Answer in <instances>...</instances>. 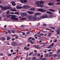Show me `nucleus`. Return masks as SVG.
I'll list each match as a JSON object with an SVG mask.
<instances>
[{
  "label": "nucleus",
  "instance_id": "obj_10",
  "mask_svg": "<svg viewBox=\"0 0 60 60\" xmlns=\"http://www.w3.org/2000/svg\"><path fill=\"white\" fill-rule=\"evenodd\" d=\"M23 8L21 6H17L16 7V8L17 9H22Z\"/></svg>",
  "mask_w": 60,
  "mask_h": 60
},
{
  "label": "nucleus",
  "instance_id": "obj_1",
  "mask_svg": "<svg viewBox=\"0 0 60 60\" xmlns=\"http://www.w3.org/2000/svg\"><path fill=\"white\" fill-rule=\"evenodd\" d=\"M16 15H11L10 18L12 20H14L15 21L19 22V19L17 18H15Z\"/></svg>",
  "mask_w": 60,
  "mask_h": 60
},
{
  "label": "nucleus",
  "instance_id": "obj_19",
  "mask_svg": "<svg viewBox=\"0 0 60 60\" xmlns=\"http://www.w3.org/2000/svg\"><path fill=\"white\" fill-rule=\"evenodd\" d=\"M53 17H54V15H51L49 16V17L50 18H53Z\"/></svg>",
  "mask_w": 60,
  "mask_h": 60
},
{
  "label": "nucleus",
  "instance_id": "obj_16",
  "mask_svg": "<svg viewBox=\"0 0 60 60\" xmlns=\"http://www.w3.org/2000/svg\"><path fill=\"white\" fill-rule=\"evenodd\" d=\"M27 12L28 13H29V14H33V13H34V12H32L31 11H28Z\"/></svg>",
  "mask_w": 60,
  "mask_h": 60
},
{
  "label": "nucleus",
  "instance_id": "obj_33",
  "mask_svg": "<svg viewBox=\"0 0 60 60\" xmlns=\"http://www.w3.org/2000/svg\"><path fill=\"white\" fill-rule=\"evenodd\" d=\"M46 30H49V31L51 30V29H46Z\"/></svg>",
  "mask_w": 60,
  "mask_h": 60
},
{
  "label": "nucleus",
  "instance_id": "obj_25",
  "mask_svg": "<svg viewBox=\"0 0 60 60\" xmlns=\"http://www.w3.org/2000/svg\"><path fill=\"white\" fill-rule=\"evenodd\" d=\"M34 54V52H32L30 53L29 54V56H31L32 54Z\"/></svg>",
  "mask_w": 60,
  "mask_h": 60
},
{
  "label": "nucleus",
  "instance_id": "obj_64",
  "mask_svg": "<svg viewBox=\"0 0 60 60\" xmlns=\"http://www.w3.org/2000/svg\"><path fill=\"white\" fill-rule=\"evenodd\" d=\"M40 54H39L38 55V56H40Z\"/></svg>",
  "mask_w": 60,
  "mask_h": 60
},
{
  "label": "nucleus",
  "instance_id": "obj_30",
  "mask_svg": "<svg viewBox=\"0 0 60 60\" xmlns=\"http://www.w3.org/2000/svg\"><path fill=\"white\" fill-rule=\"evenodd\" d=\"M7 40H10V37H7Z\"/></svg>",
  "mask_w": 60,
  "mask_h": 60
},
{
  "label": "nucleus",
  "instance_id": "obj_46",
  "mask_svg": "<svg viewBox=\"0 0 60 60\" xmlns=\"http://www.w3.org/2000/svg\"><path fill=\"white\" fill-rule=\"evenodd\" d=\"M3 40H5V39H6V38H3Z\"/></svg>",
  "mask_w": 60,
  "mask_h": 60
},
{
  "label": "nucleus",
  "instance_id": "obj_27",
  "mask_svg": "<svg viewBox=\"0 0 60 60\" xmlns=\"http://www.w3.org/2000/svg\"><path fill=\"white\" fill-rule=\"evenodd\" d=\"M11 9V7H9L8 8L7 7V9Z\"/></svg>",
  "mask_w": 60,
  "mask_h": 60
},
{
  "label": "nucleus",
  "instance_id": "obj_5",
  "mask_svg": "<svg viewBox=\"0 0 60 60\" xmlns=\"http://www.w3.org/2000/svg\"><path fill=\"white\" fill-rule=\"evenodd\" d=\"M28 19L31 21H33V16L31 15H29L28 17Z\"/></svg>",
  "mask_w": 60,
  "mask_h": 60
},
{
  "label": "nucleus",
  "instance_id": "obj_7",
  "mask_svg": "<svg viewBox=\"0 0 60 60\" xmlns=\"http://www.w3.org/2000/svg\"><path fill=\"white\" fill-rule=\"evenodd\" d=\"M26 15H27V13H22L21 14V16L22 17H23V16H26Z\"/></svg>",
  "mask_w": 60,
  "mask_h": 60
},
{
  "label": "nucleus",
  "instance_id": "obj_9",
  "mask_svg": "<svg viewBox=\"0 0 60 60\" xmlns=\"http://www.w3.org/2000/svg\"><path fill=\"white\" fill-rule=\"evenodd\" d=\"M48 16H47V15L42 16V17L43 18V19H45L46 18H48Z\"/></svg>",
  "mask_w": 60,
  "mask_h": 60
},
{
  "label": "nucleus",
  "instance_id": "obj_40",
  "mask_svg": "<svg viewBox=\"0 0 60 60\" xmlns=\"http://www.w3.org/2000/svg\"><path fill=\"white\" fill-rule=\"evenodd\" d=\"M57 41V39H55L54 40V42H56V41Z\"/></svg>",
  "mask_w": 60,
  "mask_h": 60
},
{
  "label": "nucleus",
  "instance_id": "obj_29",
  "mask_svg": "<svg viewBox=\"0 0 60 60\" xmlns=\"http://www.w3.org/2000/svg\"><path fill=\"white\" fill-rule=\"evenodd\" d=\"M46 59L47 58H43L42 59V60H46Z\"/></svg>",
  "mask_w": 60,
  "mask_h": 60
},
{
  "label": "nucleus",
  "instance_id": "obj_36",
  "mask_svg": "<svg viewBox=\"0 0 60 60\" xmlns=\"http://www.w3.org/2000/svg\"><path fill=\"white\" fill-rule=\"evenodd\" d=\"M32 37H29V38L28 39L29 40H31V39H32Z\"/></svg>",
  "mask_w": 60,
  "mask_h": 60
},
{
  "label": "nucleus",
  "instance_id": "obj_2",
  "mask_svg": "<svg viewBox=\"0 0 60 60\" xmlns=\"http://www.w3.org/2000/svg\"><path fill=\"white\" fill-rule=\"evenodd\" d=\"M39 20V17H37L36 15H33V21H38Z\"/></svg>",
  "mask_w": 60,
  "mask_h": 60
},
{
  "label": "nucleus",
  "instance_id": "obj_17",
  "mask_svg": "<svg viewBox=\"0 0 60 60\" xmlns=\"http://www.w3.org/2000/svg\"><path fill=\"white\" fill-rule=\"evenodd\" d=\"M10 11H17V10L16 9H10Z\"/></svg>",
  "mask_w": 60,
  "mask_h": 60
},
{
  "label": "nucleus",
  "instance_id": "obj_59",
  "mask_svg": "<svg viewBox=\"0 0 60 60\" xmlns=\"http://www.w3.org/2000/svg\"><path fill=\"white\" fill-rule=\"evenodd\" d=\"M13 50L12 49L11 50V52H13Z\"/></svg>",
  "mask_w": 60,
  "mask_h": 60
},
{
  "label": "nucleus",
  "instance_id": "obj_50",
  "mask_svg": "<svg viewBox=\"0 0 60 60\" xmlns=\"http://www.w3.org/2000/svg\"><path fill=\"white\" fill-rule=\"evenodd\" d=\"M34 52H37V50H35L34 51Z\"/></svg>",
  "mask_w": 60,
  "mask_h": 60
},
{
  "label": "nucleus",
  "instance_id": "obj_22",
  "mask_svg": "<svg viewBox=\"0 0 60 60\" xmlns=\"http://www.w3.org/2000/svg\"><path fill=\"white\" fill-rule=\"evenodd\" d=\"M49 11H52V12H55V10L52 9H49Z\"/></svg>",
  "mask_w": 60,
  "mask_h": 60
},
{
  "label": "nucleus",
  "instance_id": "obj_8",
  "mask_svg": "<svg viewBox=\"0 0 60 60\" xmlns=\"http://www.w3.org/2000/svg\"><path fill=\"white\" fill-rule=\"evenodd\" d=\"M59 30V31H58ZM58 30H56V32L57 33V34H60V28H59L58 29Z\"/></svg>",
  "mask_w": 60,
  "mask_h": 60
},
{
  "label": "nucleus",
  "instance_id": "obj_14",
  "mask_svg": "<svg viewBox=\"0 0 60 60\" xmlns=\"http://www.w3.org/2000/svg\"><path fill=\"white\" fill-rule=\"evenodd\" d=\"M11 3L12 5L13 6H15V5H16V4L15 3V2H14V1H12V2Z\"/></svg>",
  "mask_w": 60,
  "mask_h": 60
},
{
  "label": "nucleus",
  "instance_id": "obj_53",
  "mask_svg": "<svg viewBox=\"0 0 60 60\" xmlns=\"http://www.w3.org/2000/svg\"><path fill=\"white\" fill-rule=\"evenodd\" d=\"M40 35H42H42H44V34H40Z\"/></svg>",
  "mask_w": 60,
  "mask_h": 60
},
{
  "label": "nucleus",
  "instance_id": "obj_34",
  "mask_svg": "<svg viewBox=\"0 0 60 60\" xmlns=\"http://www.w3.org/2000/svg\"><path fill=\"white\" fill-rule=\"evenodd\" d=\"M50 28H51V29H55V28L53 27H50Z\"/></svg>",
  "mask_w": 60,
  "mask_h": 60
},
{
  "label": "nucleus",
  "instance_id": "obj_26",
  "mask_svg": "<svg viewBox=\"0 0 60 60\" xmlns=\"http://www.w3.org/2000/svg\"><path fill=\"white\" fill-rule=\"evenodd\" d=\"M48 4H49V5H51L53 4V3H48Z\"/></svg>",
  "mask_w": 60,
  "mask_h": 60
},
{
  "label": "nucleus",
  "instance_id": "obj_21",
  "mask_svg": "<svg viewBox=\"0 0 60 60\" xmlns=\"http://www.w3.org/2000/svg\"><path fill=\"white\" fill-rule=\"evenodd\" d=\"M38 17L39 18V20H41V19H43V18L42 17V16L41 17Z\"/></svg>",
  "mask_w": 60,
  "mask_h": 60
},
{
  "label": "nucleus",
  "instance_id": "obj_57",
  "mask_svg": "<svg viewBox=\"0 0 60 60\" xmlns=\"http://www.w3.org/2000/svg\"><path fill=\"white\" fill-rule=\"evenodd\" d=\"M1 20H1V17H0V21H1Z\"/></svg>",
  "mask_w": 60,
  "mask_h": 60
},
{
  "label": "nucleus",
  "instance_id": "obj_12",
  "mask_svg": "<svg viewBox=\"0 0 60 60\" xmlns=\"http://www.w3.org/2000/svg\"><path fill=\"white\" fill-rule=\"evenodd\" d=\"M30 10L31 11H34L35 10V8H32L30 9Z\"/></svg>",
  "mask_w": 60,
  "mask_h": 60
},
{
  "label": "nucleus",
  "instance_id": "obj_4",
  "mask_svg": "<svg viewBox=\"0 0 60 60\" xmlns=\"http://www.w3.org/2000/svg\"><path fill=\"white\" fill-rule=\"evenodd\" d=\"M0 7L1 8V10H7V7H4L2 5H0Z\"/></svg>",
  "mask_w": 60,
  "mask_h": 60
},
{
  "label": "nucleus",
  "instance_id": "obj_24",
  "mask_svg": "<svg viewBox=\"0 0 60 60\" xmlns=\"http://www.w3.org/2000/svg\"><path fill=\"white\" fill-rule=\"evenodd\" d=\"M51 34L50 33H48V35H47L48 36H51Z\"/></svg>",
  "mask_w": 60,
  "mask_h": 60
},
{
  "label": "nucleus",
  "instance_id": "obj_15",
  "mask_svg": "<svg viewBox=\"0 0 60 60\" xmlns=\"http://www.w3.org/2000/svg\"><path fill=\"white\" fill-rule=\"evenodd\" d=\"M29 7L28 6H24L23 7V9H28L29 8Z\"/></svg>",
  "mask_w": 60,
  "mask_h": 60
},
{
  "label": "nucleus",
  "instance_id": "obj_60",
  "mask_svg": "<svg viewBox=\"0 0 60 60\" xmlns=\"http://www.w3.org/2000/svg\"><path fill=\"white\" fill-rule=\"evenodd\" d=\"M53 53L52 52H49V54H52Z\"/></svg>",
  "mask_w": 60,
  "mask_h": 60
},
{
  "label": "nucleus",
  "instance_id": "obj_39",
  "mask_svg": "<svg viewBox=\"0 0 60 60\" xmlns=\"http://www.w3.org/2000/svg\"><path fill=\"white\" fill-rule=\"evenodd\" d=\"M48 56V55L47 54H46L45 55V57H47Z\"/></svg>",
  "mask_w": 60,
  "mask_h": 60
},
{
  "label": "nucleus",
  "instance_id": "obj_43",
  "mask_svg": "<svg viewBox=\"0 0 60 60\" xmlns=\"http://www.w3.org/2000/svg\"><path fill=\"white\" fill-rule=\"evenodd\" d=\"M54 46V43H52V45H50V46Z\"/></svg>",
  "mask_w": 60,
  "mask_h": 60
},
{
  "label": "nucleus",
  "instance_id": "obj_47",
  "mask_svg": "<svg viewBox=\"0 0 60 60\" xmlns=\"http://www.w3.org/2000/svg\"><path fill=\"white\" fill-rule=\"evenodd\" d=\"M30 43L32 44H33V43H34V42H33L31 41V42H30Z\"/></svg>",
  "mask_w": 60,
  "mask_h": 60
},
{
  "label": "nucleus",
  "instance_id": "obj_37",
  "mask_svg": "<svg viewBox=\"0 0 60 60\" xmlns=\"http://www.w3.org/2000/svg\"><path fill=\"white\" fill-rule=\"evenodd\" d=\"M51 51V50L50 49H48L47 50V51H48V52H50V51Z\"/></svg>",
  "mask_w": 60,
  "mask_h": 60
},
{
  "label": "nucleus",
  "instance_id": "obj_61",
  "mask_svg": "<svg viewBox=\"0 0 60 60\" xmlns=\"http://www.w3.org/2000/svg\"><path fill=\"white\" fill-rule=\"evenodd\" d=\"M33 59H35V57H33L32 58Z\"/></svg>",
  "mask_w": 60,
  "mask_h": 60
},
{
  "label": "nucleus",
  "instance_id": "obj_28",
  "mask_svg": "<svg viewBox=\"0 0 60 60\" xmlns=\"http://www.w3.org/2000/svg\"><path fill=\"white\" fill-rule=\"evenodd\" d=\"M8 33H9V34H11V31L10 30H8Z\"/></svg>",
  "mask_w": 60,
  "mask_h": 60
},
{
  "label": "nucleus",
  "instance_id": "obj_32",
  "mask_svg": "<svg viewBox=\"0 0 60 60\" xmlns=\"http://www.w3.org/2000/svg\"><path fill=\"white\" fill-rule=\"evenodd\" d=\"M11 32L12 33H13V34H14L15 33V32H14V30H11Z\"/></svg>",
  "mask_w": 60,
  "mask_h": 60
},
{
  "label": "nucleus",
  "instance_id": "obj_18",
  "mask_svg": "<svg viewBox=\"0 0 60 60\" xmlns=\"http://www.w3.org/2000/svg\"><path fill=\"white\" fill-rule=\"evenodd\" d=\"M34 14L35 15H40L41 14V13L39 12L35 13Z\"/></svg>",
  "mask_w": 60,
  "mask_h": 60
},
{
  "label": "nucleus",
  "instance_id": "obj_31",
  "mask_svg": "<svg viewBox=\"0 0 60 60\" xmlns=\"http://www.w3.org/2000/svg\"><path fill=\"white\" fill-rule=\"evenodd\" d=\"M10 12V11H7V14H9Z\"/></svg>",
  "mask_w": 60,
  "mask_h": 60
},
{
  "label": "nucleus",
  "instance_id": "obj_41",
  "mask_svg": "<svg viewBox=\"0 0 60 60\" xmlns=\"http://www.w3.org/2000/svg\"><path fill=\"white\" fill-rule=\"evenodd\" d=\"M43 26H47V24H43Z\"/></svg>",
  "mask_w": 60,
  "mask_h": 60
},
{
  "label": "nucleus",
  "instance_id": "obj_23",
  "mask_svg": "<svg viewBox=\"0 0 60 60\" xmlns=\"http://www.w3.org/2000/svg\"><path fill=\"white\" fill-rule=\"evenodd\" d=\"M11 15H6L7 16V18H10V17H11Z\"/></svg>",
  "mask_w": 60,
  "mask_h": 60
},
{
  "label": "nucleus",
  "instance_id": "obj_54",
  "mask_svg": "<svg viewBox=\"0 0 60 60\" xmlns=\"http://www.w3.org/2000/svg\"><path fill=\"white\" fill-rule=\"evenodd\" d=\"M37 6L38 7H40V5H37Z\"/></svg>",
  "mask_w": 60,
  "mask_h": 60
},
{
  "label": "nucleus",
  "instance_id": "obj_55",
  "mask_svg": "<svg viewBox=\"0 0 60 60\" xmlns=\"http://www.w3.org/2000/svg\"><path fill=\"white\" fill-rule=\"evenodd\" d=\"M7 27V26H6V25H5L4 26V28H6V27Z\"/></svg>",
  "mask_w": 60,
  "mask_h": 60
},
{
  "label": "nucleus",
  "instance_id": "obj_62",
  "mask_svg": "<svg viewBox=\"0 0 60 60\" xmlns=\"http://www.w3.org/2000/svg\"><path fill=\"white\" fill-rule=\"evenodd\" d=\"M15 38H16V39H18V37L17 36H16L15 37Z\"/></svg>",
  "mask_w": 60,
  "mask_h": 60
},
{
  "label": "nucleus",
  "instance_id": "obj_48",
  "mask_svg": "<svg viewBox=\"0 0 60 60\" xmlns=\"http://www.w3.org/2000/svg\"><path fill=\"white\" fill-rule=\"evenodd\" d=\"M53 56H57V55H56V54H54Z\"/></svg>",
  "mask_w": 60,
  "mask_h": 60
},
{
  "label": "nucleus",
  "instance_id": "obj_3",
  "mask_svg": "<svg viewBox=\"0 0 60 60\" xmlns=\"http://www.w3.org/2000/svg\"><path fill=\"white\" fill-rule=\"evenodd\" d=\"M44 4V2L43 1H37L36 2V4Z\"/></svg>",
  "mask_w": 60,
  "mask_h": 60
},
{
  "label": "nucleus",
  "instance_id": "obj_45",
  "mask_svg": "<svg viewBox=\"0 0 60 60\" xmlns=\"http://www.w3.org/2000/svg\"><path fill=\"white\" fill-rule=\"evenodd\" d=\"M45 43H44H44H40V45H41V44H45Z\"/></svg>",
  "mask_w": 60,
  "mask_h": 60
},
{
  "label": "nucleus",
  "instance_id": "obj_38",
  "mask_svg": "<svg viewBox=\"0 0 60 60\" xmlns=\"http://www.w3.org/2000/svg\"><path fill=\"white\" fill-rule=\"evenodd\" d=\"M10 14H15V13L13 12H11L10 13Z\"/></svg>",
  "mask_w": 60,
  "mask_h": 60
},
{
  "label": "nucleus",
  "instance_id": "obj_52",
  "mask_svg": "<svg viewBox=\"0 0 60 60\" xmlns=\"http://www.w3.org/2000/svg\"><path fill=\"white\" fill-rule=\"evenodd\" d=\"M31 39L32 40H33V41H34V40H35V39L34 38H32Z\"/></svg>",
  "mask_w": 60,
  "mask_h": 60
},
{
  "label": "nucleus",
  "instance_id": "obj_6",
  "mask_svg": "<svg viewBox=\"0 0 60 60\" xmlns=\"http://www.w3.org/2000/svg\"><path fill=\"white\" fill-rule=\"evenodd\" d=\"M38 11H41V12H45V10L41 9V8L38 9Z\"/></svg>",
  "mask_w": 60,
  "mask_h": 60
},
{
  "label": "nucleus",
  "instance_id": "obj_49",
  "mask_svg": "<svg viewBox=\"0 0 60 60\" xmlns=\"http://www.w3.org/2000/svg\"><path fill=\"white\" fill-rule=\"evenodd\" d=\"M32 41V40H30L28 41V42H31Z\"/></svg>",
  "mask_w": 60,
  "mask_h": 60
},
{
  "label": "nucleus",
  "instance_id": "obj_51",
  "mask_svg": "<svg viewBox=\"0 0 60 60\" xmlns=\"http://www.w3.org/2000/svg\"><path fill=\"white\" fill-rule=\"evenodd\" d=\"M15 13L16 14H19V12H15Z\"/></svg>",
  "mask_w": 60,
  "mask_h": 60
},
{
  "label": "nucleus",
  "instance_id": "obj_42",
  "mask_svg": "<svg viewBox=\"0 0 60 60\" xmlns=\"http://www.w3.org/2000/svg\"><path fill=\"white\" fill-rule=\"evenodd\" d=\"M23 35H25V32H22V33Z\"/></svg>",
  "mask_w": 60,
  "mask_h": 60
},
{
  "label": "nucleus",
  "instance_id": "obj_63",
  "mask_svg": "<svg viewBox=\"0 0 60 60\" xmlns=\"http://www.w3.org/2000/svg\"><path fill=\"white\" fill-rule=\"evenodd\" d=\"M28 49H29V48H28L26 49V50H28Z\"/></svg>",
  "mask_w": 60,
  "mask_h": 60
},
{
  "label": "nucleus",
  "instance_id": "obj_20",
  "mask_svg": "<svg viewBox=\"0 0 60 60\" xmlns=\"http://www.w3.org/2000/svg\"><path fill=\"white\" fill-rule=\"evenodd\" d=\"M47 13H48V14H53L52 12L49 11H47Z\"/></svg>",
  "mask_w": 60,
  "mask_h": 60
},
{
  "label": "nucleus",
  "instance_id": "obj_56",
  "mask_svg": "<svg viewBox=\"0 0 60 60\" xmlns=\"http://www.w3.org/2000/svg\"><path fill=\"white\" fill-rule=\"evenodd\" d=\"M18 56H17L14 59H16V58H17V57H18Z\"/></svg>",
  "mask_w": 60,
  "mask_h": 60
},
{
  "label": "nucleus",
  "instance_id": "obj_11",
  "mask_svg": "<svg viewBox=\"0 0 60 60\" xmlns=\"http://www.w3.org/2000/svg\"><path fill=\"white\" fill-rule=\"evenodd\" d=\"M21 1L22 3L24 2L25 3H26L27 2V0H21Z\"/></svg>",
  "mask_w": 60,
  "mask_h": 60
},
{
  "label": "nucleus",
  "instance_id": "obj_35",
  "mask_svg": "<svg viewBox=\"0 0 60 60\" xmlns=\"http://www.w3.org/2000/svg\"><path fill=\"white\" fill-rule=\"evenodd\" d=\"M43 7V5H40V7Z\"/></svg>",
  "mask_w": 60,
  "mask_h": 60
},
{
  "label": "nucleus",
  "instance_id": "obj_44",
  "mask_svg": "<svg viewBox=\"0 0 60 60\" xmlns=\"http://www.w3.org/2000/svg\"><path fill=\"white\" fill-rule=\"evenodd\" d=\"M8 56H11V54H9L8 55Z\"/></svg>",
  "mask_w": 60,
  "mask_h": 60
},
{
  "label": "nucleus",
  "instance_id": "obj_58",
  "mask_svg": "<svg viewBox=\"0 0 60 60\" xmlns=\"http://www.w3.org/2000/svg\"><path fill=\"white\" fill-rule=\"evenodd\" d=\"M57 4H60V3H56Z\"/></svg>",
  "mask_w": 60,
  "mask_h": 60
},
{
  "label": "nucleus",
  "instance_id": "obj_13",
  "mask_svg": "<svg viewBox=\"0 0 60 60\" xmlns=\"http://www.w3.org/2000/svg\"><path fill=\"white\" fill-rule=\"evenodd\" d=\"M33 47H35V48H36V49H41V48L40 47H39V45H34L33 46Z\"/></svg>",
  "mask_w": 60,
  "mask_h": 60
}]
</instances>
